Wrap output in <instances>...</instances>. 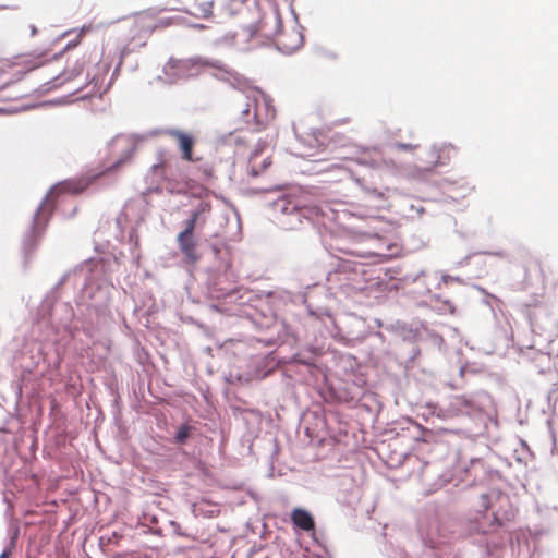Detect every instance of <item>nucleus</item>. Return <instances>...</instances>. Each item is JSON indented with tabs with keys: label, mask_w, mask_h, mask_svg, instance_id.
Here are the masks:
<instances>
[{
	"label": "nucleus",
	"mask_w": 558,
	"mask_h": 558,
	"mask_svg": "<svg viewBox=\"0 0 558 558\" xmlns=\"http://www.w3.org/2000/svg\"><path fill=\"white\" fill-rule=\"evenodd\" d=\"M454 400H456V404L459 405V407H464V408H468V409H473L474 408L473 400L469 399L465 396H457L454 398Z\"/></svg>",
	"instance_id": "4468645a"
},
{
	"label": "nucleus",
	"mask_w": 558,
	"mask_h": 558,
	"mask_svg": "<svg viewBox=\"0 0 558 558\" xmlns=\"http://www.w3.org/2000/svg\"><path fill=\"white\" fill-rule=\"evenodd\" d=\"M482 506L485 511L476 512L470 520V530L475 533H494L502 526V519L495 512L488 513V496L482 495Z\"/></svg>",
	"instance_id": "7ed1b4c3"
},
{
	"label": "nucleus",
	"mask_w": 558,
	"mask_h": 558,
	"mask_svg": "<svg viewBox=\"0 0 558 558\" xmlns=\"http://www.w3.org/2000/svg\"><path fill=\"white\" fill-rule=\"evenodd\" d=\"M73 77V75H68L66 72H64L62 75L60 76H57L52 80V82H49V84H51L49 86V88H57L59 86H61L62 84H64L65 81H69Z\"/></svg>",
	"instance_id": "ddd939ff"
},
{
	"label": "nucleus",
	"mask_w": 558,
	"mask_h": 558,
	"mask_svg": "<svg viewBox=\"0 0 558 558\" xmlns=\"http://www.w3.org/2000/svg\"><path fill=\"white\" fill-rule=\"evenodd\" d=\"M140 28H141V27H140V25H138L137 23H134V24L132 25L131 32H132V33H136L137 31H140Z\"/></svg>",
	"instance_id": "a211bd4d"
},
{
	"label": "nucleus",
	"mask_w": 558,
	"mask_h": 558,
	"mask_svg": "<svg viewBox=\"0 0 558 558\" xmlns=\"http://www.w3.org/2000/svg\"><path fill=\"white\" fill-rule=\"evenodd\" d=\"M178 246L187 263L194 264L199 259L197 242L194 234L179 233L177 236Z\"/></svg>",
	"instance_id": "0eeeda50"
},
{
	"label": "nucleus",
	"mask_w": 558,
	"mask_h": 558,
	"mask_svg": "<svg viewBox=\"0 0 558 558\" xmlns=\"http://www.w3.org/2000/svg\"><path fill=\"white\" fill-rule=\"evenodd\" d=\"M183 10L196 17L207 19L213 14L214 0H177Z\"/></svg>",
	"instance_id": "423d86ee"
},
{
	"label": "nucleus",
	"mask_w": 558,
	"mask_h": 558,
	"mask_svg": "<svg viewBox=\"0 0 558 558\" xmlns=\"http://www.w3.org/2000/svg\"><path fill=\"white\" fill-rule=\"evenodd\" d=\"M299 215L305 217V218H314L319 215V208L316 206H302V207H295Z\"/></svg>",
	"instance_id": "f8f14e48"
},
{
	"label": "nucleus",
	"mask_w": 558,
	"mask_h": 558,
	"mask_svg": "<svg viewBox=\"0 0 558 558\" xmlns=\"http://www.w3.org/2000/svg\"><path fill=\"white\" fill-rule=\"evenodd\" d=\"M163 168H165V163H163V162H160V163H158V165H154V166L151 167V170H153L154 172H156V173H157L159 170H161V169H163Z\"/></svg>",
	"instance_id": "dca6fc26"
},
{
	"label": "nucleus",
	"mask_w": 558,
	"mask_h": 558,
	"mask_svg": "<svg viewBox=\"0 0 558 558\" xmlns=\"http://www.w3.org/2000/svg\"><path fill=\"white\" fill-rule=\"evenodd\" d=\"M275 43L283 53H292L303 45V36L295 27L282 29L275 34Z\"/></svg>",
	"instance_id": "20e7f679"
},
{
	"label": "nucleus",
	"mask_w": 558,
	"mask_h": 558,
	"mask_svg": "<svg viewBox=\"0 0 558 558\" xmlns=\"http://www.w3.org/2000/svg\"><path fill=\"white\" fill-rule=\"evenodd\" d=\"M513 517H514L513 511H510V512H506V514H505V518H504V519H505L506 521H511V520L513 519Z\"/></svg>",
	"instance_id": "f3484780"
},
{
	"label": "nucleus",
	"mask_w": 558,
	"mask_h": 558,
	"mask_svg": "<svg viewBox=\"0 0 558 558\" xmlns=\"http://www.w3.org/2000/svg\"><path fill=\"white\" fill-rule=\"evenodd\" d=\"M252 170H253V174H254V175H257V174H258V172L254 170V166H252Z\"/></svg>",
	"instance_id": "aec40b11"
},
{
	"label": "nucleus",
	"mask_w": 558,
	"mask_h": 558,
	"mask_svg": "<svg viewBox=\"0 0 558 558\" xmlns=\"http://www.w3.org/2000/svg\"><path fill=\"white\" fill-rule=\"evenodd\" d=\"M111 148L113 151L120 150L122 153V155L111 166L105 168L98 174L92 177H83L61 181L51 187L49 196H59L62 194L76 195L84 192L99 177L118 170L122 165L129 161L136 150V143L130 136L120 135L111 142Z\"/></svg>",
	"instance_id": "f257e3e1"
},
{
	"label": "nucleus",
	"mask_w": 558,
	"mask_h": 558,
	"mask_svg": "<svg viewBox=\"0 0 558 558\" xmlns=\"http://www.w3.org/2000/svg\"><path fill=\"white\" fill-rule=\"evenodd\" d=\"M193 430V427L190 425H181L175 434V442L177 444H184L187 438L191 436V433Z\"/></svg>",
	"instance_id": "9b49d317"
},
{
	"label": "nucleus",
	"mask_w": 558,
	"mask_h": 558,
	"mask_svg": "<svg viewBox=\"0 0 558 558\" xmlns=\"http://www.w3.org/2000/svg\"><path fill=\"white\" fill-rule=\"evenodd\" d=\"M291 520L295 526L304 531H312L315 527V522L311 513L301 508L292 510Z\"/></svg>",
	"instance_id": "6e6552de"
},
{
	"label": "nucleus",
	"mask_w": 558,
	"mask_h": 558,
	"mask_svg": "<svg viewBox=\"0 0 558 558\" xmlns=\"http://www.w3.org/2000/svg\"><path fill=\"white\" fill-rule=\"evenodd\" d=\"M398 147L403 150H411L415 148V146L411 144H398Z\"/></svg>",
	"instance_id": "2eb2a0df"
},
{
	"label": "nucleus",
	"mask_w": 558,
	"mask_h": 558,
	"mask_svg": "<svg viewBox=\"0 0 558 558\" xmlns=\"http://www.w3.org/2000/svg\"><path fill=\"white\" fill-rule=\"evenodd\" d=\"M9 555H10V553H8V551H3V553L1 554V556H0V558H8V557H9Z\"/></svg>",
	"instance_id": "6ab92c4d"
},
{
	"label": "nucleus",
	"mask_w": 558,
	"mask_h": 558,
	"mask_svg": "<svg viewBox=\"0 0 558 558\" xmlns=\"http://www.w3.org/2000/svg\"><path fill=\"white\" fill-rule=\"evenodd\" d=\"M166 133L169 137L177 141L183 160L196 161V159L193 158V148L195 145L193 135L177 129L168 130Z\"/></svg>",
	"instance_id": "39448f33"
},
{
	"label": "nucleus",
	"mask_w": 558,
	"mask_h": 558,
	"mask_svg": "<svg viewBox=\"0 0 558 558\" xmlns=\"http://www.w3.org/2000/svg\"><path fill=\"white\" fill-rule=\"evenodd\" d=\"M209 210H210L209 204L202 203L199 205V207L196 210H194L191 214L190 218L184 222L185 223V228H184L183 231H181V233L194 234V231H195V228H196V223L199 220L201 216L204 213H207Z\"/></svg>",
	"instance_id": "9d476101"
},
{
	"label": "nucleus",
	"mask_w": 558,
	"mask_h": 558,
	"mask_svg": "<svg viewBox=\"0 0 558 558\" xmlns=\"http://www.w3.org/2000/svg\"><path fill=\"white\" fill-rule=\"evenodd\" d=\"M454 153L456 148L450 144H444L439 147H434L430 150L432 159L435 166L447 165Z\"/></svg>",
	"instance_id": "1a4fd4ad"
},
{
	"label": "nucleus",
	"mask_w": 558,
	"mask_h": 558,
	"mask_svg": "<svg viewBox=\"0 0 558 558\" xmlns=\"http://www.w3.org/2000/svg\"><path fill=\"white\" fill-rule=\"evenodd\" d=\"M238 109L243 121L257 131L264 129L276 114L271 99L258 88H248L241 94Z\"/></svg>",
	"instance_id": "f03ea898"
}]
</instances>
